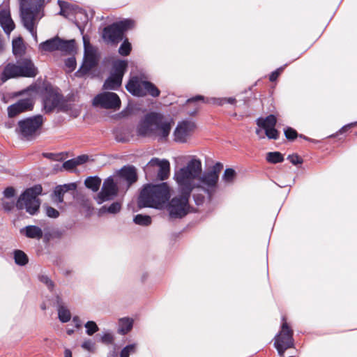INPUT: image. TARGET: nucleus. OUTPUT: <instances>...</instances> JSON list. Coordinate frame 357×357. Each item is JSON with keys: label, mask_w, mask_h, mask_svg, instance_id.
<instances>
[{"label": "nucleus", "mask_w": 357, "mask_h": 357, "mask_svg": "<svg viewBox=\"0 0 357 357\" xmlns=\"http://www.w3.org/2000/svg\"><path fill=\"white\" fill-rule=\"evenodd\" d=\"M143 169L147 180L153 179L152 174L157 172V178L160 181H164L169 176L170 163L167 159L160 160L158 158H153Z\"/></svg>", "instance_id": "obj_6"}, {"label": "nucleus", "mask_w": 357, "mask_h": 357, "mask_svg": "<svg viewBox=\"0 0 357 357\" xmlns=\"http://www.w3.org/2000/svg\"><path fill=\"white\" fill-rule=\"evenodd\" d=\"M65 66L69 68L70 72L75 70L77 66V61L75 56H70L65 60Z\"/></svg>", "instance_id": "obj_58"}, {"label": "nucleus", "mask_w": 357, "mask_h": 357, "mask_svg": "<svg viewBox=\"0 0 357 357\" xmlns=\"http://www.w3.org/2000/svg\"><path fill=\"white\" fill-rule=\"evenodd\" d=\"M119 188L114 181L113 176L105 179L100 192L94 197L97 204L100 205L105 202L114 199L118 195Z\"/></svg>", "instance_id": "obj_10"}, {"label": "nucleus", "mask_w": 357, "mask_h": 357, "mask_svg": "<svg viewBox=\"0 0 357 357\" xmlns=\"http://www.w3.org/2000/svg\"><path fill=\"white\" fill-rule=\"evenodd\" d=\"M66 191L62 188L61 185H57L53 190L52 197H55V201L59 204H63L64 202L63 196Z\"/></svg>", "instance_id": "obj_43"}, {"label": "nucleus", "mask_w": 357, "mask_h": 357, "mask_svg": "<svg viewBox=\"0 0 357 357\" xmlns=\"http://www.w3.org/2000/svg\"><path fill=\"white\" fill-rule=\"evenodd\" d=\"M77 163L75 158H71L63 162L62 166L60 167V170L65 169L66 171L74 172L77 167Z\"/></svg>", "instance_id": "obj_49"}, {"label": "nucleus", "mask_w": 357, "mask_h": 357, "mask_svg": "<svg viewBox=\"0 0 357 357\" xmlns=\"http://www.w3.org/2000/svg\"><path fill=\"white\" fill-rule=\"evenodd\" d=\"M42 155L47 159L54 161H62L63 160L62 157V153H43Z\"/></svg>", "instance_id": "obj_55"}, {"label": "nucleus", "mask_w": 357, "mask_h": 357, "mask_svg": "<svg viewBox=\"0 0 357 357\" xmlns=\"http://www.w3.org/2000/svg\"><path fill=\"white\" fill-rule=\"evenodd\" d=\"M288 66V63H285L283 66L278 68L276 70H273L270 75H269V80L271 82H273L278 79L279 76L281 75V73L283 72V70L285 69V68Z\"/></svg>", "instance_id": "obj_53"}, {"label": "nucleus", "mask_w": 357, "mask_h": 357, "mask_svg": "<svg viewBox=\"0 0 357 357\" xmlns=\"http://www.w3.org/2000/svg\"><path fill=\"white\" fill-rule=\"evenodd\" d=\"M236 177V172L231 167H228L225 169L222 176V179L225 183H231Z\"/></svg>", "instance_id": "obj_42"}, {"label": "nucleus", "mask_w": 357, "mask_h": 357, "mask_svg": "<svg viewBox=\"0 0 357 357\" xmlns=\"http://www.w3.org/2000/svg\"><path fill=\"white\" fill-rule=\"evenodd\" d=\"M195 127V123L190 121H183L181 123H178L174 132L175 141L184 142L185 137Z\"/></svg>", "instance_id": "obj_18"}, {"label": "nucleus", "mask_w": 357, "mask_h": 357, "mask_svg": "<svg viewBox=\"0 0 357 357\" xmlns=\"http://www.w3.org/2000/svg\"><path fill=\"white\" fill-rule=\"evenodd\" d=\"M39 281L45 284L50 291L52 292L54 289V282L46 275H42L38 277Z\"/></svg>", "instance_id": "obj_52"}, {"label": "nucleus", "mask_w": 357, "mask_h": 357, "mask_svg": "<svg viewBox=\"0 0 357 357\" xmlns=\"http://www.w3.org/2000/svg\"><path fill=\"white\" fill-rule=\"evenodd\" d=\"M45 214L50 218H57L59 216V212L56 208L47 205L45 206Z\"/></svg>", "instance_id": "obj_56"}, {"label": "nucleus", "mask_w": 357, "mask_h": 357, "mask_svg": "<svg viewBox=\"0 0 357 357\" xmlns=\"http://www.w3.org/2000/svg\"><path fill=\"white\" fill-rule=\"evenodd\" d=\"M15 194H16V191L13 187H7L3 191V195L4 197H6L7 199H10V198L15 197Z\"/></svg>", "instance_id": "obj_63"}, {"label": "nucleus", "mask_w": 357, "mask_h": 357, "mask_svg": "<svg viewBox=\"0 0 357 357\" xmlns=\"http://www.w3.org/2000/svg\"><path fill=\"white\" fill-rule=\"evenodd\" d=\"M12 52L14 56H22L25 54L26 47L22 36H18L12 40Z\"/></svg>", "instance_id": "obj_34"}, {"label": "nucleus", "mask_w": 357, "mask_h": 357, "mask_svg": "<svg viewBox=\"0 0 357 357\" xmlns=\"http://www.w3.org/2000/svg\"><path fill=\"white\" fill-rule=\"evenodd\" d=\"M21 234L26 238L40 240L43 236L42 229L37 225H27L20 229Z\"/></svg>", "instance_id": "obj_25"}, {"label": "nucleus", "mask_w": 357, "mask_h": 357, "mask_svg": "<svg viewBox=\"0 0 357 357\" xmlns=\"http://www.w3.org/2000/svg\"><path fill=\"white\" fill-rule=\"evenodd\" d=\"M101 181V178L97 175L89 176L84 180V185L86 188L96 192L100 189Z\"/></svg>", "instance_id": "obj_35"}, {"label": "nucleus", "mask_w": 357, "mask_h": 357, "mask_svg": "<svg viewBox=\"0 0 357 357\" xmlns=\"http://www.w3.org/2000/svg\"><path fill=\"white\" fill-rule=\"evenodd\" d=\"M0 26L6 35H10L15 28L9 8H0Z\"/></svg>", "instance_id": "obj_20"}, {"label": "nucleus", "mask_w": 357, "mask_h": 357, "mask_svg": "<svg viewBox=\"0 0 357 357\" xmlns=\"http://www.w3.org/2000/svg\"><path fill=\"white\" fill-rule=\"evenodd\" d=\"M33 101L30 98L20 99L8 107V116L9 118H13L22 112L31 111L33 108Z\"/></svg>", "instance_id": "obj_13"}, {"label": "nucleus", "mask_w": 357, "mask_h": 357, "mask_svg": "<svg viewBox=\"0 0 357 357\" xmlns=\"http://www.w3.org/2000/svg\"><path fill=\"white\" fill-rule=\"evenodd\" d=\"M20 77L17 64L13 63H8L6 64L0 75V79L2 83H5L10 79H15Z\"/></svg>", "instance_id": "obj_22"}, {"label": "nucleus", "mask_w": 357, "mask_h": 357, "mask_svg": "<svg viewBox=\"0 0 357 357\" xmlns=\"http://www.w3.org/2000/svg\"><path fill=\"white\" fill-rule=\"evenodd\" d=\"M287 160L294 165H301L303 162V158L297 153H293L287 156Z\"/></svg>", "instance_id": "obj_57"}, {"label": "nucleus", "mask_w": 357, "mask_h": 357, "mask_svg": "<svg viewBox=\"0 0 357 357\" xmlns=\"http://www.w3.org/2000/svg\"><path fill=\"white\" fill-rule=\"evenodd\" d=\"M122 208V204L119 201L113 202L109 205L105 204L102 206L98 211V215L102 216L104 214L108 213L116 215L119 213Z\"/></svg>", "instance_id": "obj_28"}, {"label": "nucleus", "mask_w": 357, "mask_h": 357, "mask_svg": "<svg viewBox=\"0 0 357 357\" xmlns=\"http://www.w3.org/2000/svg\"><path fill=\"white\" fill-rule=\"evenodd\" d=\"M193 191L192 199L195 205L197 206H202L205 202V196L202 193L203 192L202 190L197 191V190H193Z\"/></svg>", "instance_id": "obj_48"}, {"label": "nucleus", "mask_w": 357, "mask_h": 357, "mask_svg": "<svg viewBox=\"0 0 357 357\" xmlns=\"http://www.w3.org/2000/svg\"><path fill=\"white\" fill-rule=\"evenodd\" d=\"M284 134L287 139L290 142L294 141L298 136L296 130L289 126L284 128Z\"/></svg>", "instance_id": "obj_47"}, {"label": "nucleus", "mask_w": 357, "mask_h": 357, "mask_svg": "<svg viewBox=\"0 0 357 357\" xmlns=\"http://www.w3.org/2000/svg\"><path fill=\"white\" fill-rule=\"evenodd\" d=\"M59 46V36H56L53 38L47 39L39 44V50L47 52H53L55 51H58Z\"/></svg>", "instance_id": "obj_30"}, {"label": "nucleus", "mask_w": 357, "mask_h": 357, "mask_svg": "<svg viewBox=\"0 0 357 357\" xmlns=\"http://www.w3.org/2000/svg\"><path fill=\"white\" fill-rule=\"evenodd\" d=\"M118 176L121 181L126 182L128 188L138 180L137 168L131 165H126L122 167L118 171Z\"/></svg>", "instance_id": "obj_16"}, {"label": "nucleus", "mask_w": 357, "mask_h": 357, "mask_svg": "<svg viewBox=\"0 0 357 357\" xmlns=\"http://www.w3.org/2000/svg\"><path fill=\"white\" fill-rule=\"evenodd\" d=\"M130 129L128 127L119 126L114 129L115 140L117 142L125 143L129 141Z\"/></svg>", "instance_id": "obj_32"}, {"label": "nucleus", "mask_w": 357, "mask_h": 357, "mask_svg": "<svg viewBox=\"0 0 357 357\" xmlns=\"http://www.w3.org/2000/svg\"><path fill=\"white\" fill-rule=\"evenodd\" d=\"M43 109L46 114H50L54 108H58L59 110L62 112H67L70 109V107L67 104V102H58L57 100H52V102H46L43 100Z\"/></svg>", "instance_id": "obj_29"}, {"label": "nucleus", "mask_w": 357, "mask_h": 357, "mask_svg": "<svg viewBox=\"0 0 357 357\" xmlns=\"http://www.w3.org/2000/svg\"><path fill=\"white\" fill-rule=\"evenodd\" d=\"M13 259L15 263L20 266H24L29 263L27 255L22 250H14Z\"/></svg>", "instance_id": "obj_37"}, {"label": "nucleus", "mask_w": 357, "mask_h": 357, "mask_svg": "<svg viewBox=\"0 0 357 357\" xmlns=\"http://www.w3.org/2000/svg\"><path fill=\"white\" fill-rule=\"evenodd\" d=\"M83 41L84 44V54L83 61L79 68L75 72V76L77 77H83L89 74L90 70L98 65V58L96 50L89 41L83 36Z\"/></svg>", "instance_id": "obj_8"}, {"label": "nucleus", "mask_w": 357, "mask_h": 357, "mask_svg": "<svg viewBox=\"0 0 357 357\" xmlns=\"http://www.w3.org/2000/svg\"><path fill=\"white\" fill-rule=\"evenodd\" d=\"M144 93L145 96L146 95H149L152 98H158L160 95V90L157 87V86L149 80H144Z\"/></svg>", "instance_id": "obj_36"}, {"label": "nucleus", "mask_w": 357, "mask_h": 357, "mask_svg": "<svg viewBox=\"0 0 357 357\" xmlns=\"http://www.w3.org/2000/svg\"><path fill=\"white\" fill-rule=\"evenodd\" d=\"M282 324L281 325V330L278 333H281L282 343L284 346V349L294 348V340L293 337L294 331L286 322L285 318L282 317Z\"/></svg>", "instance_id": "obj_19"}, {"label": "nucleus", "mask_w": 357, "mask_h": 357, "mask_svg": "<svg viewBox=\"0 0 357 357\" xmlns=\"http://www.w3.org/2000/svg\"><path fill=\"white\" fill-rule=\"evenodd\" d=\"M266 160L271 164L282 162L284 160L283 155L279 151H272L266 153Z\"/></svg>", "instance_id": "obj_40"}, {"label": "nucleus", "mask_w": 357, "mask_h": 357, "mask_svg": "<svg viewBox=\"0 0 357 357\" xmlns=\"http://www.w3.org/2000/svg\"><path fill=\"white\" fill-rule=\"evenodd\" d=\"M84 327L86 328L85 333L89 336H92L100 330L98 324L94 321H86Z\"/></svg>", "instance_id": "obj_45"}, {"label": "nucleus", "mask_w": 357, "mask_h": 357, "mask_svg": "<svg viewBox=\"0 0 357 357\" xmlns=\"http://www.w3.org/2000/svg\"><path fill=\"white\" fill-rule=\"evenodd\" d=\"M95 343L91 340H86L83 342L81 344L82 348L87 350L89 352H92L94 350Z\"/></svg>", "instance_id": "obj_62"}, {"label": "nucleus", "mask_w": 357, "mask_h": 357, "mask_svg": "<svg viewBox=\"0 0 357 357\" xmlns=\"http://www.w3.org/2000/svg\"><path fill=\"white\" fill-rule=\"evenodd\" d=\"M16 64L20 77H35L38 73V68L31 58H23Z\"/></svg>", "instance_id": "obj_15"}, {"label": "nucleus", "mask_w": 357, "mask_h": 357, "mask_svg": "<svg viewBox=\"0 0 357 357\" xmlns=\"http://www.w3.org/2000/svg\"><path fill=\"white\" fill-rule=\"evenodd\" d=\"M121 41L122 43L118 50V52L122 56H127L132 51V44L126 36Z\"/></svg>", "instance_id": "obj_39"}, {"label": "nucleus", "mask_w": 357, "mask_h": 357, "mask_svg": "<svg viewBox=\"0 0 357 357\" xmlns=\"http://www.w3.org/2000/svg\"><path fill=\"white\" fill-rule=\"evenodd\" d=\"M133 222L137 225L147 227L152 222L151 217L146 214H137L133 217Z\"/></svg>", "instance_id": "obj_38"}, {"label": "nucleus", "mask_w": 357, "mask_h": 357, "mask_svg": "<svg viewBox=\"0 0 357 357\" xmlns=\"http://www.w3.org/2000/svg\"><path fill=\"white\" fill-rule=\"evenodd\" d=\"M144 80L135 75L131 77L126 84V90L133 96L144 97Z\"/></svg>", "instance_id": "obj_17"}, {"label": "nucleus", "mask_w": 357, "mask_h": 357, "mask_svg": "<svg viewBox=\"0 0 357 357\" xmlns=\"http://www.w3.org/2000/svg\"><path fill=\"white\" fill-rule=\"evenodd\" d=\"M174 179L178 185L179 195L170 199L165 208H167L171 218L181 219L189 213H198V209L190 206L189 200L192 188L188 183H184L174 173Z\"/></svg>", "instance_id": "obj_2"}, {"label": "nucleus", "mask_w": 357, "mask_h": 357, "mask_svg": "<svg viewBox=\"0 0 357 357\" xmlns=\"http://www.w3.org/2000/svg\"><path fill=\"white\" fill-rule=\"evenodd\" d=\"M43 122L44 117L42 114H36L23 119L17 122L15 132L22 137L29 139L41 128Z\"/></svg>", "instance_id": "obj_7"}, {"label": "nucleus", "mask_w": 357, "mask_h": 357, "mask_svg": "<svg viewBox=\"0 0 357 357\" xmlns=\"http://www.w3.org/2000/svg\"><path fill=\"white\" fill-rule=\"evenodd\" d=\"M223 169V164L220 162H217L211 169L208 171L212 173L214 176L219 178L220 172Z\"/></svg>", "instance_id": "obj_61"}, {"label": "nucleus", "mask_w": 357, "mask_h": 357, "mask_svg": "<svg viewBox=\"0 0 357 357\" xmlns=\"http://www.w3.org/2000/svg\"><path fill=\"white\" fill-rule=\"evenodd\" d=\"M171 128L170 122L165 120L162 114L151 112L140 119L136 128V133L139 137H145L155 130L158 136L165 139L168 137Z\"/></svg>", "instance_id": "obj_3"}, {"label": "nucleus", "mask_w": 357, "mask_h": 357, "mask_svg": "<svg viewBox=\"0 0 357 357\" xmlns=\"http://www.w3.org/2000/svg\"><path fill=\"white\" fill-rule=\"evenodd\" d=\"M153 197L155 198L157 209H163L167 206L171 197V188L167 182L150 183Z\"/></svg>", "instance_id": "obj_11"}, {"label": "nucleus", "mask_w": 357, "mask_h": 357, "mask_svg": "<svg viewBox=\"0 0 357 357\" xmlns=\"http://www.w3.org/2000/svg\"><path fill=\"white\" fill-rule=\"evenodd\" d=\"M128 68V61L126 59H116L112 63L110 73L123 78Z\"/></svg>", "instance_id": "obj_24"}, {"label": "nucleus", "mask_w": 357, "mask_h": 357, "mask_svg": "<svg viewBox=\"0 0 357 357\" xmlns=\"http://www.w3.org/2000/svg\"><path fill=\"white\" fill-rule=\"evenodd\" d=\"M43 92L45 94L43 100L46 102H50L51 100H57L58 102H66L63 96L59 93L57 89L54 88L50 83L45 84Z\"/></svg>", "instance_id": "obj_21"}, {"label": "nucleus", "mask_w": 357, "mask_h": 357, "mask_svg": "<svg viewBox=\"0 0 357 357\" xmlns=\"http://www.w3.org/2000/svg\"><path fill=\"white\" fill-rule=\"evenodd\" d=\"M58 51L63 52L65 54H70L76 52V43L75 39H65L59 37Z\"/></svg>", "instance_id": "obj_26"}, {"label": "nucleus", "mask_w": 357, "mask_h": 357, "mask_svg": "<svg viewBox=\"0 0 357 357\" xmlns=\"http://www.w3.org/2000/svg\"><path fill=\"white\" fill-rule=\"evenodd\" d=\"M266 128L275 127L277 124V117L275 114H271L265 117Z\"/></svg>", "instance_id": "obj_59"}, {"label": "nucleus", "mask_w": 357, "mask_h": 357, "mask_svg": "<svg viewBox=\"0 0 357 357\" xmlns=\"http://www.w3.org/2000/svg\"><path fill=\"white\" fill-rule=\"evenodd\" d=\"M15 207V203L12 202H3L2 208L6 212H10Z\"/></svg>", "instance_id": "obj_64"}, {"label": "nucleus", "mask_w": 357, "mask_h": 357, "mask_svg": "<svg viewBox=\"0 0 357 357\" xmlns=\"http://www.w3.org/2000/svg\"><path fill=\"white\" fill-rule=\"evenodd\" d=\"M265 135L269 139L276 140L280 137V132L275 127L266 128L264 130Z\"/></svg>", "instance_id": "obj_51"}, {"label": "nucleus", "mask_w": 357, "mask_h": 357, "mask_svg": "<svg viewBox=\"0 0 357 357\" xmlns=\"http://www.w3.org/2000/svg\"><path fill=\"white\" fill-rule=\"evenodd\" d=\"M45 0H20V17L23 26L37 40L35 28L36 20L40 9L44 6Z\"/></svg>", "instance_id": "obj_4"}, {"label": "nucleus", "mask_w": 357, "mask_h": 357, "mask_svg": "<svg viewBox=\"0 0 357 357\" xmlns=\"http://www.w3.org/2000/svg\"><path fill=\"white\" fill-rule=\"evenodd\" d=\"M40 199H29L18 197L15 202V207L17 210L25 208L26 213L31 215H36L40 211Z\"/></svg>", "instance_id": "obj_14"}, {"label": "nucleus", "mask_w": 357, "mask_h": 357, "mask_svg": "<svg viewBox=\"0 0 357 357\" xmlns=\"http://www.w3.org/2000/svg\"><path fill=\"white\" fill-rule=\"evenodd\" d=\"M123 78L109 72V76L102 84V89L106 91H117L121 86Z\"/></svg>", "instance_id": "obj_23"}, {"label": "nucleus", "mask_w": 357, "mask_h": 357, "mask_svg": "<svg viewBox=\"0 0 357 357\" xmlns=\"http://www.w3.org/2000/svg\"><path fill=\"white\" fill-rule=\"evenodd\" d=\"M93 105L106 109L119 110L121 100L119 95L112 91H102L97 94L93 100Z\"/></svg>", "instance_id": "obj_9"}, {"label": "nucleus", "mask_w": 357, "mask_h": 357, "mask_svg": "<svg viewBox=\"0 0 357 357\" xmlns=\"http://www.w3.org/2000/svg\"><path fill=\"white\" fill-rule=\"evenodd\" d=\"M57 312L58 318L61 323H67L70 320V312L66 306H59Z\"/></svg>", "instance_id": "obj_41"}, {"label": "nucleus", "mask_w": 357, "mask_h": 357, "mask_svg": "<svg viewBox=\"0 0 357 357\" xmlns=\"http://www.w3.org/2000/svg\"><path fill=\"white\" fill-rule=\"evenodd\" d=\"M198 101H202L203 102L208 104H213L218 106H222L225 104V98H206L202 95H196L188 98L186 100V103L197 102Z\"/></svg>", "instance_id": "obj_27"}, {"label": "nucleus", "mask_w": 357, "mask_h": 357, "mask_svg": "<svg viewBox=\"0 0 357 357\" xmlns=\"http://www.w3.org/2000/svg\"><path fill=\"white\" fill-rule=\"evenodd\" d=\"M43 192V188L40 184H35L33 186L26 188L21 192L19 197L29 199H38L37 197L40 195Z\"/></svg>", "instance_id": "obj_31"}, {"label": "nucleus", "mask_w": 357, "mask_h": 357, "mask_svg": "<svg viewBox=\"0 0 357 357\" xmlns=\"http://www.w3.org/2000/svg\"><path fill=\"white\" fill-rule=\"evenodd\" d=\"M137 207L139 209L144 208H151L157 209L156 203L152 189L150 188V183L144 184L139 191L137 200Z\"/></svg>", "instance_id": "obj_12"}, {"label": "nucleus", "mask_w": 357, "mask_h": 357, "mask_svg": "<svg viewBox=\"0 0 357 357\" xmlns=\"http://www.w3.org/2000/svg\"><path fill=\"white\" fill-rule=\"evenodd\" d=\"M274 347L276 349L278 355L280 357H283L284 352L287 349H284V346L282 344L281 339V333H278L274 337Z\"/></svg>", "instance_id": "obj_44"}, {"label": "nucleus", "mask_w": 357, "mask_h": 357, "mask_svg": "<svg viewBox=\"0 0 357 357\" xmlns=\"http://www.w3.org/2000/svg\"><path fill=\"white\" fill-rule=\"evenodd\" d=\"M135 21L131 18H123L104 27L102 38L107 44L117 45L123 40L126 33L133 29Z\"/></svg>", "instance_id": "obj_5"}, {"label": "nucleus", "mask_w": 357, "mask_h": 357, "mask_svg": "<svg viewBox=\"0 0 357 357\" xmlns=\"http://www.w3.org/2000/svg\"><path fill=\"white\" fill-rule=\"evenodd\" d=\"M134 320L130 317H123L119 319L118 333L122 335L128 334L133 328Z\"/></svg>", "instance_id": "obj_33"}, {"label": "nucleus", "mask_w": 357, "mask_h": 357, "mask_svg": "<svg viewBox=\"0 0 357 357\" xmlns=\"http://www.w3.org/2000/svg\"><path fill=\"white\" fill-rule=\"evenodd\" d=\"M184 183L197 191L202 190L206 194L208 202L213 200L218 187L219 178L208 171L202 172V165L200 159L193 156L186 166L174 172Z\"/></svg>", "instance_id": "obj_1"}, {"label": "nucleus", "mask_w": 357, "mask_h": 357, "mask_svg": "<svg viewBox=\"0 0 357 357\" xmlns=\"http://www.w3.org/2000/svg\"><path fill=\"white\" fill-rule=\"evenodd\" d=\"M100 342L105 344H112L114 342V335L110 331H105L100 337Z\"/></svg>", "instance_id": "obj_54"}, {"label": "nucleus", "mask_w": 357, "mask_h": 357, "mask_svg": "<svg viewBox=\"0 0 357 357\" xmlns=\"http://www.w3.org/2000/svg\"><path fill=\"white\" fill-rule=\"evenodd\" d=\"M357 125V121L351 122L343 126L335 135H331L329 137H333L337 136V135H341L349 130L350 128L354 127Z\"/></svg>", "instance_id": "obj_60"}, {"label": "nucleus", "mask_w": 357, "mask_h": 357, "mask_svg": "<svg viewBox=\"0 0 357 357\" xmlns=\"http://www.w3.org/2000/svg\"><path fill=\"white\" fill-rule=\"evenodd\" d=\"M135 343L127 344L121 349L120 352V357H129L131 354L135 353Z\"/></svg>", "instance_id": "obj_50"}, {"label": "nucleus", "mask_w": 357, "mask_h": 357, "mask_svg": "<svg viewBox=\"0 0 357 357\" xmlns=\"http://www.w3.org/2000/svg\"><path fill=\"white\" fill-rule=\"evenodd\" d=\"M77 20L81 24H87L89 21V16L88 13L86 10L84 9H80L79 11H77V15L74 16V20H72V21L76 22Z\"/></svg>", "instance_id": "obj_46"}]
</instances>
